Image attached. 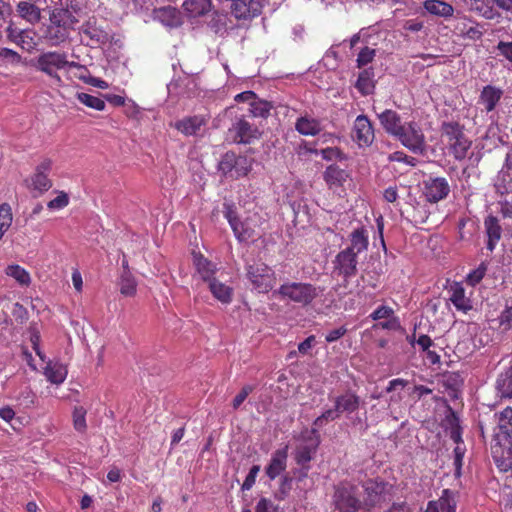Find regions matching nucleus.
I'll return each mask as SVG.
<instances>
[{
    "instance_id": "nucleus-1",
    "label": "nucleus",
    "mask_w": 512,
    "mask_h": 512,
    "mask_svg": "<svg viewBox=\"0 0 512 512\" xmlns=\"http://www.w3.org/2000/svg\"><path fill=\"white\" fill-rule=\"evenodd\" d=\"M383 129L414 154H422L426 149L425 135L420 124L414 120H404L400 114L386 109L378 114Z\"/></svg>"
},
{
    "instance_id": "nucleus-2",
    "label": "nucleus",
    "mask_w": 512,
    "mask_h": 512,
    "mask_svg": "<svg viewBox=\"0 0 512 512\" xmlns=\"http://www.w3.org/2000/svg\"><path fill=\"white\" fill-rule=\"evenodd\" d=\"M497 426L491 441V455L501 472L512 469V407L495 414Z\"/></svg>"
},
{
    "instance_id": "nucleus-3",
    "label": "nucleus",
    "mask_w": 512,
    "mask_h": 512,
    "mask_svg": "<svg viewBox=\"0 0 512 512\" xmlns=\"http://www.w3.org/2000/svg\"><path fill=\"white\" fill-rule=\"evenodd\" d=\"M246 278L252 289L258 293H268L276 284L275 272L262 261H254L245 266Z\"/></svg>"
},
{
    "instance_id": "nucleus-4",
    "label": "nucleus",
    "mask_w": 512,
    "mask_h": 512,
    "mask_svg": "<svg viewBox=\"0 0 512 512\" xmlns=\"http://www.w3.org/2000/svg\"><path fill=\"white\" fill-rule=\"evenodd\" d=\"M69 63L70 61H68L66 53L48 51L37 57L34 66L38 71L47 75L54 83L61 85L62 78L58 72L61 70L66 72Z\"/></svg>"
},
{
    "instance_id": "nucleus-5",
    "label": "nucleus",
    "mask_w": 512,
    "mask_h": 512,
    "mask_svg": "<svg viewBox=\"0 0 512 512\" xmlns=\"http://www.w3.org/2000/svg\"><path fill=\"white\" fill-rule=\"evenodd\" d=\"M274 294L283 300H290L306 306L318 296V290L310 283L286 282L274 291Z\"/></svg>"
},
{
    "instance_id": "nucleus-6",
    "label": "nucleus",
    "mask_w": 512,
    "mask_h": 512,
    "mask_svg": "<svg viewBox=\"0 0 512 512\" xmlns=\"http://www.w3.org/2000/svg\"><path fill=\"white\" fill-rule=\"evenodd\" d=\"M333 501L339 512H357L361 507L358 487L349 482H340L335 486Z\"/></svg>"
},
{
    "instance_id": "nucleus-7",
    "label": "nucleus",
    "mask_w": 512,
    "mask_h": 512,
    "mask_svg": "<svg viewBox=\"0 0 512 512\" xmlns=\"http://www.w3.org/2000/svg\"><path fill=\"white\" fill-rule=\"evenodd\" d=\"M53 161L50 158H43L36 165L34 172L25 179V185L30 191H36L39 194L47 192L52 187V180L49 174L52 170Z\"/></svg>"
},
{
    "instance_id": "nucleus-8",
    "label": "nucleus",
    "mask_w": 512,
    "mask_h": 512,
    "mask_svg": "<svg viewBox=\"0 0 512 512\" xmlns=\"http://www.w3.org/2000/svg\"><path fill=\"white\" fill-rule=\"evenodd\" d=\"M357 263V253L353 252V248H346L337 254L332 273L343 278L344 287L347 286L348 279L356 275Z\"/></svg>"
},
{
    "instance_id": "nucleus-9",
    "label": "nucleus",
    "mask_w": 512,
    "mask_h": 512,
    "mask_svg": "<svg viewBox=\"0 0 512 512\" xmlns=\"http://www.w3.org/2000/svg\"><path fill=\"white\" fill-rule=\"evenodd\" d=\"M363 488L366 494L365 504L373 507L385 502L391 496L393 486L382 479L376 478L365 481Z\"/></svg>"
},
{
    "instance_id": "nucleus-10",
    "label": "nucleus",
    "mask_w": 512,
    "mask_h": 512,
    "mask_svg": "<svg viewBox=\"0 0 512 512\" xmlns=\"http://www.w3.org/2000/svg\"><path fill=\"white\" fill-rule=\"evenodd\" d=\"M351 137L359 147H369L375 138L374 128L366 115H358L354 120Z\"/></svg>"
},
{
    "instance_id": "nucleus-11",
    "label": "nucleus",
    "mask_w": 512,
    "mask_h": 512,
    "mask_svg": "<svg viewBox=\"0 0 512 512\" xmlns=\"http://www.w3.org/2000/svg\"><path fill=\"white\" fill-rule=\"evenodd\" d=\"M78 11L79 6L76 0H57L50 18L75 26L78 23Z\"/></svg>"
},
{
    "instance_id": "nucleus-12",
    "label": "nucleus",
    "mask_w": 512,
    "mask_h": 512,
    "mask_svg": "<svg viewBox=\"0 0 512 512\" xmlns=\"http://www.w3.org/2000/svg\"><path fill=\"white\" fill-rule=\"evenodd\" d=\"M449 192L450 186L443 177L429 178L423 182V196L431 203H436L446 198Z\"/></svg>"
},
{
    "instance_id": "nucleus-13",
    "label": "nucleus",
    "mask_w": 512,
    "mask_h": 512,
    "mask_svg": "<svg viewBox=\"0 0 512 512\" xmlns=\"http://www.w3.org/2000/svg\"><path fill=\"white\" fill-rule=\"evenodd\" d=\"M262 4L259 0H233L231 12L237 19L248 20L261 13Z\"/></svg>"
},
{
    "instance_id": "nucleus-14",
    "label": "nucleus",
    "mask_w": 512,
    "mask_h": 512,
    "mask_svg": "<svg viewBox=\"0 0 512 512\" xmlns=\"http://www.w3.org/2000/svg\"><path fill=\"white\" fill-rule=\"evenodd\" d=\"M366 34L367 31L361 30L350 39L351 48H354L358 43H362L364 45L361 47L356 59L357 66L359 68L371 63L376 55V50L367 46L368 41L366 40Z\"/></svg>"
},
{
    "instance_id": "nucleus-15",
    "label": "nucleus",
    "mask_w": 512,
    "mask_h": 512,
    "mask_svg": "<svg viewBox=\"0 0 512 512\" xmlns=\"http://www.w3.org/2000/svg\"><path fill=\"white\" fill-rule=\"evenodd\" d=\"M74 25L66 24L65 22H60L59 20H55L50 18V24L47 27L46 38L51 42V45L57 46L63 42H65L71 30H74Z\"/></svg>"
},
{
    "instance_id": "nucleus-16",
    "label": "nucleus",
    "mask_w": 512,
    "mask_h": 512,
    "mask_svg": "<svg viewBox=\"0 0 512 512\" xmlns=\"http://www.w3.org/2000/svg\"><path fill=\"white\" fill-rule=\"evenodd\" d=\"M288 446L277 449L271 456L265 473L270 480L276 479L287 468Z\"/></svg>"
},
{
    "instance_id": "nucleus-17",
    "label": "nucleus",
    "mask_w": 512,
    "mask_h": 512,
    "mask_svg": "<svg viewBox=\"0 0 512 512\" xmlns=\"http://www.w3.org/2000/svg\"><path fill=\"white\" fill-rule=\"evenodd\" d=\"M319 446V439L314 443L298 445L294 452V460L304 471V475L310 470V462L314 458Z\"/></svg>"
},
{
    "instance_id": "nucleus-18",
    "label": "nucleus",
    "mask_w": 512,
    "mask_h": 512,
    "mask_svg": "<svg viewBox=\"0 0 512 512\" xmlns=\"http://www.w3.org/2000/svg\"><path fill=\"white\" fill-rule=\"evenodd\" d=\"M8 41L16 44L26 51H31L36 46L33 36L27 30H19L10 23L5 29Z\"/></svg>"
},
{
    "instance_id": "nucleus-19",
    "label": "nucleus",
    "mask_w": 512,
    "mask_h": 512,
    "mask_svg": "<svg viewBox=\"0 0 512 512\" xmlns=\"http://www.w3.org/2000/svg\"><path fill=\"white\" fill-rule=\"evenodd\" d=\"M231 131L234 133V140L238 143H250L259 136L257 128L245 119H238L233 124Z\"/></svg>"
},
{
    "instance_id": "nucleus-20",
    "label": "nucleus",
    "mask_w": 512,
    "mask_h": 512,
    "mask_svg": "<svg viewBox=\"0 0 512 512\" xmlns=\"http://www.w3.org/2000/svg\"><path fill=\"white\" fill-rule=\"evenodd\" d=\"M193 264L204 282L209 283L216 278L215 274L218 271L216 265L205 258L201 253H193Z\"/></svg>"
},
{
    "instance_id": "nucleus-21",
    "label": "nucleus",
    "mask_w": 512,
    "mask_h": 512,
    "mask_svg": "<svg viewBox=\"0 0 512 512\" xmlns=\"http://www.w3.org/2000/svg\"><path fill=\"white\" fill-rule=\"evenodd\" d=\"M80 33L85 35L91 41V45H100L108 41V33L96 25L95 20H88L82 25Z\"/></svg>"
},
{
    "instance_id": "nucleus-22",
    "label": "nucleus",
    "mask_w": 512,
    "mask_h": 512,
    "mask_svg": "<svg viewBox=\"0 0 512 512\" xmlns=\"http://www.w3.org/2000/svg\"><path fill=\"white\" fill-rule=\"evenodd\" d=\"M334 404L341 415L342 413L351 414L359 409L360 397L352 391L335 398Z\"/></svg>"
},
{
    "instance_id": "nucleus-23",
    "label": "nucleus",
    "mask_w": 512,
    "mask_h": 512,
    "mask_svg": "<svg viewBox=\"0 0 512 512\" xmlns=\"http://www.w3.org/2000/svg\"><path fill=\"white\" fill-rule=\"evenodd\" d=\"M503 96V90L496 86H485L479 96V102L484 105L487 112L493 111Z\"/></svg>"
},
{
    "instance_id": "nucleus-24",
    "label": "nucleus",
    "mask_w": 512,
    "mask_h": 512,
    "mask_svg": "<svg viewBox=\"0 0 512 512\" xmlns=\"http://www.w3.org/2000/svg\"><path fill=\"white\" fill-rule=\"evenodd\" d=\"M449 292L451 293L449 299L457 310L466 313L472 309L471 301L465 296V289L460 283L451 285Z\"/></svg>"
},
{
    "instance_id": "nucleus-25",
    "label": "nucleus",
    "mask_w": 512,
    "mask_h": 512,
    "mask_svg": "<svg viewBox=\"0 0 512 512\" xmlns=\"http://www.w3.org/2000/svg\"><path fill=\"white\" fill-rule=\"evenodd\" d=\"M209 290L218 301L223 304H229L233 297V288L222 282L219 278H214L208 283Z\"/></svg>"
},
{
    "instance_id": "nucleus-26",
    "label": "nucleus",
    "mask_w": 512,
    "mask_h": 512,
    "mask_svg": "<svg viewBox=\"0 0 512 512\" xmlns=\"http://www.w3.org/2000/svg\"><path fill=\"white\" fill-rule=\"evenodd\" d=\"M206 123L202 116H191L175 123V128L186 136L196 135Z\"/></svg>"
},
{
    "instance_id": "nucleus-27",
    "label": "nucleus",
    "mask_w": 512,
    "mask_h": 512,
    "mask_svg": "<svg viewBox=\"0 0 512 512\" xmlns=\"http://www.w3.org/2000/svg\"><path fill=\"white\" fill-rule=\"evenodd\" d=\"M16 11L19 17L32 25L38 23L41 20V10L32 2H18L16 5Z\"/></svg>"
},
{
    "instance_id": "nucleus-28",
    "label": "nucleus",
    "mask_w": 512,
    "mask_h": 512,
    "mask_svg": "<svg viewBox=\"0 0 512 512\" xmlns=\"http://www.w3.org/2000/svg\"><path fill=\"white\" fill-rule=\"evenodd\" d=\"M295 129L304 136H315L322 130L321 122L308 115L301 116L295 123Z\"/></svg>"
},
{
    "instance_id": "nucleus-29",
    "label": "nucleus",
    "mask_w": 512,
    "mask_h": 512,
    "mask_svg": "<svg viewBox=\"0 0 512 512\" xmlns=\"http://www.w3.org/2000/svg\"><path fill=\"white\" fill-rule=\"evenodd\" d=\"M44 375L49 382L59 385L63 383L67 377V368L61 363L50 361L44 369Z\"/></svg>"
},
{
    "instance_id": "nucleus-30",
    "label": "nucleus",
    "mask_w": 512,
    "mask_h": 512,
    "mask_svg": "<svg viewBox=\"0 0 512 512\" xmlns=\"http://www.w3.org/2000/svg\"><path fill=\"white\" fill-rule=\"evenodd\" d=\"M470 146L471 142L460 132H457L450 137L451 151L454 157L458 160H462L466 157Z\"/></svg>"
},
{
    "instance_id": "nucleus-31",
    "label": "nucleus",
    "mask_w": 512,
    "mask_h": 512,
    "mask_svg": "<svg viewBox=\"0 0 512 512\" xmlns=\"http://www.w3.org/2000/svg\"><path fill=\"white\" fill-rule=\"evenodd\" d=\"M190 17H199L207 14L211 8V0H185L182 5Z\"/></svg>"
},
{
    "instance_id": "nucleus-32",
    "label": "nucleus",
    "mask_w": 512,
    "mask_h": 512,
    "mask_svg": "<svg viewBox=\"0 0 512 512\" xmlns=\"http://www.w3.org/2000/svg\"><path fill=\"white\" fill-rule=\"evenodd\" d=\"M156 18L167 27H178L182 23L179 11L170 6L158 9Z\"/></svg>"
},
{
    "instance_id": "nucleus-33",
    "label": "nucleus",
    "mask_w": 512,
    "mask_h": 512,
    "mask_svg": "<svg viewBox=\"0 0 512 512\" xmlns=\"http://www.w3.org/2000/svg\"><path fill=\"white\" fill-rule=\"evenodd\" d=\"M348 174L336 165H330L324 172V180L330 188L342 186L346 182Z\"/></svg>"
},
{
    "instance_id": "nucleus-34",
    "label": "nucleus",
    "mask_w": 512,
    "mask_h": 512,
    "mask_svg": "<svg viewBox=\"0 0 512 512\" xmlns=\"http://www.w3.org/2000/svg\"><path fill=\"white\" fill-rule=\"evenodd\" d=\"M118 286L121 295L133 297L137 292V281L131 271L121 272L118 279Z\"/></svg>"
},
{
    "instance_id": "nucleus-35",
    "label": "nucleus",
    "mask_w": 512,
    "mask_h": 512,
    "mask_svg": "<svg viewBox=\"0 0 512 512\" xmlns=\"http://www.w3.org/2000/svg\"><path fill=\"white\" fill-rule=\"evenodd\" d=\"M496 388L501 397L512 398V366L498 376Z\"/></svg>"
},
{
    "instance_id": "nucleus-36",
    "label": "nucleus",
    "mask_w": 512,
    "mask_h": 512,
    "mask_svg": "<svg viewBox=\"0 0 512 512\" xmlns=\"http://www.w3.org/2000/svg\"><path fill=\"white\" fill-rule=\"evenodd\" d=\"M424 8L431 14L448 17L453 13V8L450 4L440 0H426Z\"/></svg>"
},
{
    "instance_id": "nucleus-37",
    "label": "nucleus",
    "mask_w": 512,
    "mask_h": 512,
    "mask_svg": "<svg viewBox=\"0 0 512 512\" xmlns=\"http://www.w3.org/2000/svg\"><path fill=\"white\" fill-rule=\"evenodd\" d=\"M457 493L450 490L444 489L440 498L436 501L441 512H456V501Z\"/></svg>"
},
{
    "instance_id": "nucleus-38",
    "label": "nucleus",
    "mask_w": 512,
    "mask_h": 512,
    "mask_svg": "<svg viewBox=\"0 0 512 512\" xmlns=\"http://www.w3.org/2000/svg\"><path fill=\"white\" fill-rule=\"evenodd\" d=\"M5 273L7 276L14 278L20 285L28 286L31 283L29 272L17 264L7 266Z\"/></svg>"
},
{
    "instance_id": "nucleus-39",
    "label": "nucleus",
    "mask_w": 512,
    "mask_h": 512,
    "mask_svg": "<svg viewBox=\"0 0 512 512\" xmlns=\"http://www.w3.org/2000/svg\"><path fill=\"white\" fill-rule=\"evenodd\" d=\"M495 207L500 215L489 216L484 224H498L501 220L512 218V204L508 201L498 202Z\"/></svg>"
},
{
    "instance_id": "nucleus-40",
    "label": "nucleus",
    "mask_w": 512,
    "mask_h": 512,
    "mask_svg": "<svg viewBox=\"0 0 512 512\" xmlns=\"http://www.w3.org/2000/svg\"><path fill=\"white\" fill-rule=\"evenodd\" d=\"M368 246V235L363 228H357L351 234V246L357 254L366 250Z\"/></svg>"
},
{
    "instance_id": "nucleus-41",
    "label": "nucleus",
    "mask_w": 512,
    "mask_h": 512,
    "mask_svg": "<svg viewBox=\"0 0 512 512\" xmlns=\"http://www.w3.org/2000/svg\"><path fill=\"white\" fill-rule=\"evenodd\" d=\"M66 74L68 78L70 79H79L83 81L85 84H88V80L90 79L91 75L88 69L76 62L71 61L69 63L68 68L66 69Z\"/></svg>"
},
{
    "instance_id": "nucleus-42",
    "label": "nucleus",
    "mask_w": 512,
    "mask_h": 512,
    "mask_svg": "<svg viewBox=\"0 0 512 512\" xmlns=\"http://www.w3.org/2000/svg\"><path fill=\"white\" fill-rule=\"evenodd\" d=\"M55 197L47 203V208L50 211H59L68 206L70 202V196L64 191H54Z\"/></svg>"
},
{
    "instance_id": "nucleus-43",
    "label": "nucleus",
    "mask_w": 512,
    "mask_h": 512,
    "mask_svg": "<svg viewBox=\"0 0 512 512\" xmlns=\"http://www.w3.org/2000/svg\"><path fill=\"white\" fill-rule=\"evenodd\" d=\"M77 99L83 105L95 109L97 111H103L105 109V102L99 97L90 95L88 93H77Z\"/></svg>"
},
{
    "instance_id": "nucleus-44",
    "label": "nucleus",
    "mask_w": 512,
    "mask_h": 512,
    "mask_svg": "<svg viewBox=\"0 0 512 512\" xmlns=\"http://www.w3.org/2000/svg\"><path fill=\"white\" fill-rule=\"evenodd\" d=\"M339 417H340V414H339L336 406L334 405V408L327 409L326 411H324L320 416H318L314 420L313 426L315 428H312V433L316 434L317 433V428H321L327 422L336 420Z\"/></svg>"
},
{
    "instance_id": "nucleus-45",
    "label": "nucleus",
    "mask_w": 512,
    "mask_h": 512,
    "mask_svg": "<svg viewBox=\"0 0 512 512\" xmlns=\"http://www.w3.org/2000/svg\"><path fill=\"white\" fill-rule=\"evenodd\" d=\"M237 156L233 153H226L219 162V171L224 175L233 176L235 166H237Z\"/></svg>"
},
{
    "instance_id": "nucleus-46",
    "label": "nucleus",
    "mask_w": 512,
    "mask_h": 512,
    "mask_svg": "<svg viewBox=\"0 0 512 512\" xmlns=\"http://www.w3.org/2000/svg\"><path fill=\"white\" fill-rule=\"evenodd\" d=\"M501 226H486V247L487 249L492 252L499 240L501 239Z\"/></svg>"
},
{
    "instance_id": "nucleus-47",
    "label": "nucleus",
    "mask_w": 512,
    "mask_h": 512,
    "mask_svg": "<svg viewBox=\"0 0 512 512\" xmlns=\"http://www.w3.org/2000/svg\"><path fill=\"white\" fill-rule=\"evenodd\" d=\"M487 268V264L485 262H481L476 269L468 273L466 283L472 287L478 285L484 278Z\"/></svg>"
},
{
    "instance_id": "nucleus-48",
    "label": "nucleus",
    "mask_w": 512,
    "mask_h": 512,
    "mask_svg": "<svg viewBox=\"0 0 512 512\" xmlns=\"http://www.w3.org/2000/svg\"><path fill=\"white\" fill-rule=\"evenodd\" d=\"M73 425L74 428L79 432H84L86 430V410L81 406L74 408Z\"/></svg>"
},
{
    "instance_id": "nucleus-49",
    "label": "nucleus",
    "mask_w": 512,
    "mask_h": 512,
    "mask_svg": "<svg viewBox=\"0 0 512 512\" xmlns=\"http://www.w3.org/2000/svg\"><path fill=\"white\" fill-rule=\"evenodd\" d=\"M499 327L507 331L512 329V306H506L498 316Z\"/></svg>"
},
{
    "instance_id": "nucleus-50",
    "label": "nucleus",
    "mask_w": 512,
    "mask_h": 512,
    "mask_svg": "<svg viewBox=\"0 0 512 512\" xmlns=\"http://www.w3.org/2000/svg\"><path fill=\"white\" fill-rule=\"evenodd\" d=\"M222 213L229 224H236L238 221L236 206L227 200L222 205Z\"/></svg>"
},
{
    "instance_id": "nucleus-51",
    "label": "nucleus",
    "mask_w": 512,
    "mask_h": 512,
    "mask_svg": "<svg viewBox=\"0 0 512 512\" xmlns=\"http://www.w3.org/2000/svg\"><path fill=\"white\" fill-rule=\"evenodd\" d=\"M251 170V165L249 164L246 157H238L237 158V166H235L234 173L232 177L239 178L242 176H246Z\"/></svg>"
},
{
    "instance_id": "nucleus-52",
    "label": "nucleus",
    "mask_w": 512,
    "mask_h": 512,
    "mask_svg": "<svg viewBox=\"0 0 512 512\" xmlns=\"http://www.w3.org/2000/svg\"><path fill=\"white\" fill-rule=\"evenodd\" d=\"M394 313L395 312L393 308H391L390 306L381 305L376 310H374L369 317L374 321H378L381 319H387L390 316H393Z\"/></svg>"
},
{
    "instance_id": "nucleus-53",
    "label": "nucleus",
    "mask_w": 512,
    "mask_h": 512,
    "mask_svg": "<svg viewBox=\"0 0 512 512\" xmlns=\"http://www.w3.org/2000/svg\"><path fill=\"white\" fill-rule=\"evenodd\" d=\"M378 325L384 330L399 331L402 329L400 319L395 315V313L393 316L387 318L386 321L380 322Z\"/></svg>"
},
{
    "instance_id": "nucleus-54",
    "label": "nucleus",
    "mask_w": 512,
    "mask_h": 512,
    "mask_svg": "<svg viewBox=\"0 0 512 512\" xmlns=\"http://www.w3.org/2000/svg\"><path fill=\"white\" fill-rule=\"evenodd\" d=\"M253 386L245 385L242 387L241 391L235 396L232 401V407L236 410L238 409L242 403L246 400L248 395L253 391Z\"/></svg>"
},
{
    "instance_id": "nucleus-55",
    "label": "nucleus",
    "mask_w": 512,
    "mask_h": 512,
    "mask_svg": "<svg viewBox=\"0 0 512 512\" xmlns=\"http://www.w3.org/2000/svg\"><path fill=\"white\" fill-rule=\"evenodd\" d=\"M259 471H260L259 465H253L250 468L249 473L246 476V478L242 484V490H249L252 488V486L255 484L256 477H257Z\"/></svg>"
},
{
    "instance_id": "nucleus-56",
    "label": "nucleus",
    "mask_w": 512,
    "mask_h": 512,
    "mask_svg": "<svg viewBox=\"0 0 512 512\" xmlns=\"http://www.w3.org/2000/svg\"><path fill=\"white\" fill-rule=\"evenodd\" d=\"M0 58L9 61L12 64H18L22 59L19 53L9 48L0 49Z\"/></svg>"
},
{
    "instance_id": "nucleus-57",
    "label": "nucleus",
    "mask_w": 512,
    "mask_h": 512,
    "mask_svg": "<svg viewBox=\"0 0 512 512\" xmlns=\"http://www.w3.org/2000/svg\"><path fill=\"white\" fill-rule=\"evenodd\" d=\"M239 241H247L252 237L251 226H231Z\"/></svg>"
},
{
    "instance_id": "nucleus-58",
    "label": "nucleus",
    "mask_w": 512,
    "mask_h": 512,
    "mask_svg": "<svg viewBox=\"0 0 512 512\" xmlns=\"http://www.w3.org/2000/svg\"><path fill=\"white\" fill-rule=\"evenodd\" d=\"M465 451L466 449L463 443H458L454 448V466L456 468V472H459L461 469Z\"/></svg>"
},
{
    "instance_id": "nucleus-59",
    "label": "nucleus",
    "mask_w": 512,
    "mask_h": 512,
    "mask_svg": "<svg viewBox=\"0 0 512 512\" xmlns=\"http://www.w3.org/2000/svg\"><path fill=\"white\" fill-rule=\"evenodd\" d=\"M347 328L345 326L338 327L336 329H333L329 331L325 335V340L328 343H333L342 338L347 333Z\"/></svg>"
},
{
    "instance_id": "nucleus-60",
    "label": "nucleus",
    "mask_w": 512,
    "mask_h": 512,
    "mask_svg": "<svg viewBox=\"0 0 512 512\" xmlns=\"http://www.w3.org/2000/svg\"><path fill=\"white\" fill-rule=\"evenodd\" d=\"M13 220L12 210L9 204L0 205V224H11Z\"/></svg>"
},
{
    "instance_id": "nucleus-61",
    "label": "nucleus",
    "mask_w": 512,
    "mask_h": 512,
    "mask_svg": "<svg viewBox=\"0 0 512 512\" xmlns=\"http://www.w3.org/2000/svg\"><path fill=\"white\" fill-rule=\"evenodd\" d=\"M462 33L469 39H479L483 32L481 30V27L479 25H471L467 29H463Z\"/></svg>"
},
{
    "instance_id": "nucleus-62",
    "label": "nucleus",
    "mask_w": 512,
    "mask_h": 512,
    "mask_svg": "<svg viewBox=\"0 0 512 512\" xmlns=\"http://www.w3.org/2000/svg\"><path fill=\"white\" fill-rule=\"evenodd\" d=\"M499 53L504 56L507 60L512 61V42H499L498 46Z\"/></svg>"
},
{
    "instance_id": "nucleus-63",
    "label": "nucleus",
    "mask_w": 512,
    "mask_h": 512,
    "mask_svg": "<svg viewBox=\"0 0 512 512\" xmlns=\"http://www.w3.org/2000/svg\"><path fill=\"white\" fill-rule=\"evenodd\" d=\"M315 341L316 339L314 335L307 337L304 341L299 343L298 351L303 355L307 354L309 350L314 346Z\"/></svg>"
},
{
    "instance_id": "nucleus-64",
    "label": "nucleus",
    "mask_w": 512,
    "mask_h": 512,
    "mask_svg": "<svg viewBox=\"0 0 512 512\" xmlns=\"http://www.w3.org/2000/svg\"><path fill=\"white\" fill-rule=\"evenodd\" d=\"M271 507V501L266 498H261L255 507V512H268Z\"/></svg>"
}]
</instances>
